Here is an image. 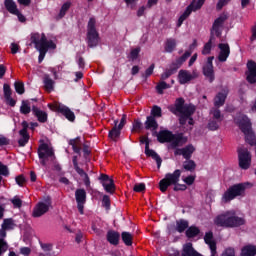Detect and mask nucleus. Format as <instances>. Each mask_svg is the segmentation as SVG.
<instances>
[{
	"label": "nucleus",
	"instance_id": "obj_1",
	"mask_svg": "<svg viewBox=\"0 0 256 256\" xmlns=\"http://www.w3.org/2000/svg\"><path fill=\"white\" fill-rule=\"evenodd\" d=\"M170 111L179 117L180 125H186L187 121L189 125H194L195 121L191 116L195 114L197 107L193 104H185V99L177 98L174 106L170 107Z\"/></svg>",
	"mask_w": 256,
	"mask_h": 256
},
{
	"label": "nucleus",
	"instance_id": "obj_2",
	"mask_svg": "<svg viewBox=\"0 0 256 256\" xmlns=\"http://www.w3.org/2000/svg\"><path fill=\"white\" fill-rule=\"evenodd\" d=\"M245 223V218H241L235 214V211H226L219 214L214 219V224L217 227H225L226 229H233L235 227H241Z\"/></svg>",
	"mask_w": 256,
	"mask_h": 256
},
{
	"label": "nucleus",
	"instance_id": "obj_3",
	"mask_svg": "<svg viewBox=\"0 0 256 256\" xmlns=\"http://www.w3.org/2000/svg\"><path fill=\"white\" fill-rule=\"evenodd\" d=\"M30 39L31 43H34L35 49H37V51L40 53L38 57L39 63L45 59V55H47L49 49L57 48V45H55L52 40H47V36H45L43 33H34L31 35Z\"/></svg>",
	"mask_w": 256,
	"mask_h": 256
},
{
	"label": "nucleus",
	"instance_id": "obj_4",
	"mask_svg": "<svg viewBox=\"0 0 256 256\" xmlns=\"http://www.w3.org/2000/svg\"><path fill=\"white\" fill-rule=\"evenodd\" d=\"M247 187H249V183H239L231 186L223 194L222 201H224V203H229V201H233L235 197H241V195H245V189H247Z\"/></svg>",
	"mask_w": 256,
	"mask_h": 256
},
{
	"label": "nucleus",
	"instance_id": "obj_5",
	"mask_svg": "<svg viewBox=\"0 0 256 256\" xmlns=\"http://www.w3.org/2000/svg\"><path fill=\"white\" fill-rule=\"evenodd\" d=\"M181 178V170H175L174 173H168L165 175L159 182L160 191L165 193L171 185H177L179 183V179Z\"/></svg>",
	"mask_w": 256,
	"mask_h": 256
},
{
	"label": "nucleus",
	"instance_id": "obj_6",
	"mask_svg": "<svg viewBox=\"0 0 256 256\" xmlns=\"http://www.w3.org/2000/svg\"><path fill=\"white\" fill-rule=\"evenodd\" d=\"M95 23V18H90L87 28L88 47H97L99 45V33L95 28Z\"/></svg>",
	"mask_w": 256,
	"mask_h": 256
},
{
	"label": "nucleus",
	"instance_id": "obj_7",
	"mask_svg": "<svg viewBox=\"0 0 256 256\" xmlns=\"http://www.w3.org/2000/svg\"><path fill=\"white\" fill-rule=\"evenodd\" d=\"M238 161L240 169L247 170L251 167V152L244 146H240L237 149Z\"/></svg>",
	"mask_w": 256,
	"mask_h": 256
},
{
	"label": "nucleus",
	"instance_id": "obj_8",
	"mask_svg": "<svg viewBox=\"0 0 256 256\" xmlns=\"http://www.w3.org/2000/svg\"><path fill=\"white\" fill-rule=\"evenodd\" d=\"M205 0H193L191 4L186 8L185 12L179 17L177 27L183 25V21L193 13V11H199L203 7Z\"/></svg>",
	"mask_w": 256,
	"mask_h": 256
},
{
	"label": "nucleus",
	"instance_id": "obj_9",
	"mask_svg": "<svg viewBox=\"0 0 256 256\" xmlns=\"http://www.w3.org/2000/svg\"><path fill=\"white\" fill-rule=\"evenodd\" d=\"M55 153L53 152V148L49 147V144L43 143L38 147V157L41 159V165L45 167L47 165V159L49 157H53Z\"/></svg>",
	"mask_w": 256,
	"mask_h": 256
},
{
	"label": "nucleus",
	"instance_id": "obj_10",
	"mask_svg": "<svg viewBox=\"0 0 256 256\" xmlns=\"http://www.w3.org/2000/svg\"><path fill=\"white\" fill-rule=\"evenodd\" d=\"M189 57H191V51H186L183 56H181L180 58H178L176 60V63H177L176 68H171V69L166 70L161 75V80L165 81V79H169V76L173 75V73H175V71H177V69H179V67H181V65H183V63H185V61H187V59H189Z\"/></svg>",
	"mask_w": 256,
	"mask_h": 256
},
{
	"label": "nucleus",
	"instance_id": "obj_11",
	"mask_svg": "<svg viewBox=\"0 0 256 256\" xmlns=\"http://www.w3.org/2000/svg\"><path fill=\"white\" fill-rule=\"evenodd\" d=\"M48 107L52 111H58V113H61L62 115H64V117H66L68 121H75V113H73V111H71L69 107L62 104H56V105L49 104Z\"/></svg>",
	"mask_w": 256,
	"mask_h": 256
},
{
	"label": "nucleus",
	"instance_id": "obj_12",
	"mask_svg": "<svg viewBox=\"0 0 256 256\" xmlns=\"http://www.w3.org/2000/svg\"><path fill=\"white\" fill-rule=\"evenodd\" d=\"M229 19V15L223 12L213 23L211 29V35H216V37H221V27H223L225 21Z\"/></svg>",
	"mask_w": 256,
	"mask_h": 256
},
{
	"label": "nucleus",
	"instance_id": "obj_13",
	"mask_svg": "<svg viewBox=\"0 0 256 256\" xmlns=\"http://www.w3.org/2000/svg\"><path fill=\"white\" fill-rule=\"evenodd\" d=\"M51 207V198L47 197L45 202H39L33 210L32 216L33 217H42L49 211Z\"/></svg>",
	"mask_w": 256,
	"mask_h": 256
},
{
	"label": "nucleus",
	"instance_id": "obj_14",
	"mask_svg": "<svg viewBox=\"0 0 256 256\" xmlns=\"http://www.w3.org/2000/svg\"><path fill=\"white\" fill-rule=\"evenodd\" d=\"M75 199L77 202V209L81 215H83L85 209V203H87V192L85 189H77L75 191Z\"/></svg>",
	"mask_w": 256,
	"mask_h": 256
},
{
	"label": "nucleus",
	"instance_id": "obj_15",
	"mask_svg": "<svg viewBox=\"0 0 256 256\" xmlns=\"http://www.w3.org/2000/svg\"><path fill=\"white\" fill-rule=\"evenodd\" d=\"M187 143V137L183 136V134H173L170 143L168 144V149H180L179 147H183Z\"/></svg>",
	"mask_w": 256,
	"mask_h": 256
},
{
	"label": "nucleus",
	"instance_id": "obj_16",
	"mask_svg": "<svg viewBox=\"0 0 256 256\" xmlns=\"http://www.w3.org/2000/svg\"><path fill=\"white\" fill-rule=\"evenodd\" d=\"M247 69L248 71H246V80L251 85H254V83H256V62L253 60L248 61Z\"/></svg>",
	"mask_w": 256,
	"mask_h": 256
},
{
	"label": "nucleus",
	"instance_id": "obj_17",
	"mask_svg": "<svg viewBox=\"0 0 256 256\" xmlns=\"http://www.w3.org/2000/svg\"><path fill=\"white\" fill-rule=\"evenodd\" d=\"M215 57L211 56L208 57L207 64L203 67V74L207 79H209L210 83H213L215 81V74L213 71V60Z\"/></svg>",
	"mask_w": 256,
	"mask_h": 256
},
{
	"label": "nucleus",
	"instance_id": "obj_18",
	"mask_svg": "<svg viewBox=\"0 0 256 256\" xmlns=\"http://www.w3.org/2000/svg\"><path fill=\"white\" fill-rule=\"evenodd\" d=\"M193 153H195V146L193 144H189L184 148L176 149L174 151V155H182L186 160L191 159Z\"/></svg>",
	"mask_w": 256,
	"mask_h": 256
},
{
	"label": "nucleus",
	"instance_id": "obj_19",
	"mask_svg": "<svg viewBox=\"0 0 256 256\" xmlns=\"http://www.w3.org/2000/svg\"><path fill=\"white\" fill-rule=\"evenodd\" d=\"M23 129L19 131V134L22 136L18 140L19 147H25L27 143H29V133H27V129H29V123L27 121L22 122Z\"/></svg>",
	"mask_w": 256,
	"mask_h": 256
},
{
	"label": "nucleus",
	"instance_id": "obj_20",
	"mask_svg": "<svg viewBox=\"0 0 256 256\" xmlns=\"http://www.w3.org/2000/svg\"><path fill=\"white\" fill-rule=\"evenodd\" d=\"M153 135L157 137L159 143H171L174 134L169 130H162L159 133L157 131L153 132Z\"/></svg>",
	"mask_w": 256,
	"mask_h": 256
},
{
	"label": "nucleus",
	"instance_id": "obj_21",
	"mask_svg": "<svg viewBox=\"0 0 256 256\" xmlns=\"http://www.w3.org/2000/svg\"><path fill=\"white\" fill-rule=\"evenodd\" d=\"M145 155L147 157H151L152 159L156 160L158 169L161 168V163H163V160L161 159V156L157 154L154 150L149 149V140H145Z\"/></svg>",
	"mask_w": 256,
	"mask_h": 256
},
{
	"label": "nucleus",
	"instance_id": "obj_22",
	"mask_svg": "<svg viewBox=\"0 0 256 256\" xmlns=\"http://www.w3.org/2000/svg\"><path fill=\"white\" fill-rule=\"evenodd\" d=\"M197 74H191L187 70H180L178 73V79L180 85H185L186 83H189V81H193V79H196Z\"/></svg>",
	"mask_w": 256,
	"mask_h": 256
},
{
	"label": "nucleus",
	"instance_id": "obj_23",
	"mask_svg": "<svg viewBox=\"0 0 256 256\" xmlns=\"http://www.w3.org/2000/svg\"><path fill=\"white\" fill-rule=\"evenodd\" d=\"M219 49H220V53L218 55V61H220L221 63L227 61V57H229V53H231V50L229 48V44H219L218 45Z\"/></svg>",
	"mask_w": 256,
	"mask_h": 256
},
{
	"label": "nucleus",
	"instance_id": "obj_24",
	"mask_svg": "<svg viewBox=\"0 0 256 256\" xmlns=\"http://www.w3.org/2000/svg\"><path fill=\"white\" fill-rule=\"evenodd\" d=\"M227 95H229V89H223L222 92L218 93L214 98L215 107H223L225 105V100L227 99Z\"/></svg>",
	"mask_w": 256,
	"mask_h": 256
},
{
	"label": "nucleus",
	"instance_id": "obj_25",
	"mask_svg": "<svg viewBox=\"0 0 256 256\" xmlns=\"http://www.w3.org/2000/svg\"><path fill=\"white\" fill-rule=\"evenodd\" d=\"M106 239L110 245H119V239H121V234L114 230H109L106 235Z\"/></svg>",
	"mask_w": 256,
	"mask_h": 256
},
{
	"label": "nucleus",
	"instance_id": "obj_26",
	"mask_svg": "<svg viewBox=\"0 0 256 256\" xmlns=\"http://www.w3.org/2000/svg\"><path fill=\"white\" fill-rule=\"evenodd\" d=\"M181 256H203L193 248L191 242L184 244Z\"/></svg>",
	"mask_w": 256,
	"mask_h": 256
},
{
	"label": "nucleus",
	"instance_id": "obj_27",
	"mask_svg": "<svg viewBox=\"0 0 256 256\" xmlns=\"http://www.w3.org/2000/svg\"><path fill=\"white\" fill-rule=\"evenodd\" d=\"M145 129L148 131H157L159 129V124L153 116H148L144 123Z\"/></svg>",
	"mask_w": 256,
	"mask_h": 256
},
{
	"label": "nucleus",
	"instance_id": "obj_28",
	"mask_svg": "<svg viewBox=\"0 0 256 256\" xmlns=\"http://www.w3.org/2000/svg\"><path fill=\"white\" fill-rule=\"evenodd\" d=\"M44 89L47 93H51V91L55 90V81L51 79L49 74H45L43 77Z\"/></svg>",
	"mask_w": 256,
	"mask_h": 256
},
{
	"label": "nucleus",
	"instance_id": "obj_29",
	"mask_svg": "<svg viewBox=\"0 0 256 256\" xmlns=\"http://www.w3.org/2000/svg\"><path fill=\"white\" fill-rule=\"evenodd\" d=\"M256 255V246L253 244H248L242 247L240 256H255Z\"/></svg>",
	"mask_w": 256,
	"mask_h": 256
},
{
	"label": "nucleus",
	"instance_id": "obj_30",
	"mask_svg": "<svg viewBox=\"0 0 256 256\" xmlns=\"http://www.w3.org/2000/svg\"><path fill=\"white\" fill-rule=\"evenodd\" d=\"M4 97L10 107H15L16 101L11 97V86L4 84Z\"/></svg>",
	"mask_w": 256,
	"mask_h": 256
},
{
	"label": "nucleus",
	"instance_id": "obj_31",
	"mask_svg": "<svg viewBox=\"0 0 256 256\" xmlns=\"http://www.w3.org/2000/svg\"><path fill=\"white\" fill-rule=\"evenodd\" d=\"M32 113L35 115V117H37V119H38V121L40 123H46V121H47V114H46L45 111L40 110L36 106H33L32 107Z\"/></svg>",
	"mask_w": 256,
	"mask_h": 256
},
{
	"label": "nucleus",
	"instance_id": "obj_32",
	"mask_svg": "<svg viewBox=\"0 0 256 256\" xmlns=\"http://www.w3.org/2000/svg\"><path fill=\"white\" fill-rule=\"evenodd\" d=\"M186 229H189V221L183 219L176 221V231L178 233H183Z\"/></svg>",
	"mask_w": 256,
	"mask_h": 256
},
{
	"label": "nucleus",
	"instance_id": "obj_33",
	"mask_svg": "<svg viewBox=\"0 0 256 256\" xmlns=\"http://www.w3.org/2000/svg\"><path fill=\"white\" fill-rule=\"evenodd\" d=\"M4 5L9 11V13H12L14 15L15 13H18L19 9H17V4L13 0H5Z\"/></svg>",
	"mask_w": 256,
	"mask_h": 256
},
{
	"label": "nucleus",
	"instance_id": "obj_34",
	"mask_svg": "<svg viewBox=\"0 0 256 256\" xmlns=\"http://www.w3.org/2000/svg\"><path fill=\"white\" fill-rule=\"evenodd\" d=\"M214 43H215V35L211 34L209 41L204 45L202 54L209 55V53H211V47Z\"/></svg>",
	"mask_w": 256,
	"mask_h": 256
},
{
	"label": "nucleus",
	"instance_id": "obj_35",
	"mask_svg": "<svg viewBox=\"0 0 256 256\" xmlns=\"http://www.w3.org/2000/svg\"><path fill=\"white\" fill-rule=\"evenodd\" d=\"M201 233V230L197 226H191L186 230V237L188 239H193V237H197Z\"/></svg>",
	"mask_w": 256,
	"mask_h": 256
},
{
	"label": "nucleus",
	"instance_id": "obj_36",
	"mask_svg": "<svg viewBox=\"0 0 256 256\" xmlns=\"http://www.w3.org/2000/svg\"><path fill=\"white\" fill-rule=\"evenodd\" d=\"M102 186L104 187L106 193H110V195L115 193V182L113 179L109 180L108 182H102Z\"/></svg>",
	"mask_w": 256,
	"mask_h": 256
},
{
	"label": "nucleus",
	"instance_id": "obj_37",
	"mask_svg": "<svg viewBox=\"0 0 256 256\" xmlns=\"http://www.w3.org/2000/svg\"><path fill=\"white\" fill-rule=\"evenodd\" d=\"M122 241L127 247H131L133 245V234L129 232H122L121 234Z\"/></svg>",
	"mask_w": 256,
	"mask_h": 256
},
{
	"label": "nucleus",
	"instance_id": "obj_38",
	"mask_svg": "<svg viewBox=\"0 0 256 256\" xmlns=\"http://www.w3.org/2000/svg\"><path fill=\"white\" fill-rule=\"evenodd\" d=\"M120 135H121V129H119V127H117V126H114L110 130L108 137L110 139H112V141H117V139H119Z\"/></svg>",
	"mask_w": 256,
	"mask_h": 256
},
{
	"label": "nucleus",
	"instance_id": "obj_39",
	"mask_svg": "<svg viewBox=\"0 0 256 256\" xmlns=\"http://www.w3.org/2000/svg\"><path fill=\"white\" fill-rule=\"evenodd\" d=\"M175 47H177V42L175 41V39L170 38L166 41L165 51L167 53H173Z\"/></svg>",
	"mask_w": 256,
	"mask_h": 256
},
{
	"label": "nucleus",
	"instance_id": "obj_40",
	"mask_svg": "<svg viewBox=\"0 0 256 256\" xmlns=\"http://www.w3.org/2000/svg\"><path fill=\"white\" fill-rule=\"evenodd\" d=\"M41 249L46 253L47 256H57L55 252L51 253L53 251V244L49 243H41L40 244Z\"/></svg>",
	"mask_w": 256,
	"mask_h": 256
},
{
	"label": "nucleus",
	"instance_id": "obj_41",
	"mask_svg": "<svg viewBox=\"0 0 256 256\" xmlns=\"http://www.w3.org/2000/svg\"><path fill=\"white\" fill-rule=\"evenodd\" d=\"M197 167V164H195V161L188 159L187 161H184L183 163V169H185V171H190L193 172L195 171Z\"/></svg>",
	"mask_w": 256,
	"mask_h": 256
},
{
	"label": "nucleus",
	"instance_id": "obj_42",
	"mask_svg": "<svg viewBox=\"0 0 256 256\" xmlns=\"http://www.w3.org/2000/svg\"><path fill=\"white\" fill-rule=\"evenodd\" d=\"M20 113H22V115H29V113H31V106L28 100L22 101V105L20 107Z\"/></svg>",
	"mask_w": 256,
	"mask_h": 256
},
{
	"label": "nucleus",
	"instance_id": "obj_43",
	"mask_svg": "<svg viewBox=\"0 0 256 256\" xmlns=\"http://www.w3.org/2000/svg\"><path fill=\"white\" fill-rule=\"evenodd\" d=\"M150 117H153L154 119L163 117V112L161 110V107L154 105L151 109Z\"/></svg>",
	"mask_w": 256,
	"mask_h": 256
},
{
	"label": "nucleus",
	"instance_id": "obj_44",
	"mask_svg": "<svg viewBox=\"0 0 256 256\" xmlns=\"http://www.w3.org/2000/svg\"><path fill=\"white\" fill-rule=\"evenodd\" d=\"M219 125H221V120L210 119L208 122V129L210 131H217V129H219Z\"/></svg>",
	"mask_w": 256,
	"mask_h": 256
},
{
	"label": "nucleus",
	"instance_id": "obj_45",
	"mask_svg": "<svg viewBox=\"0 0 256 256\" xmlns=\"http://www.w3.org/2000/svg\"><path fill=\"white\" fill-rule=\"evenodd\" d=\"M169 87H171L169 84L165 81H161L156 85V91L159 95H163V91H165V89H169Z\"/></svg>",
	"mask_w": 256,
	"mask_h": 256
},
{
	"label": "nucleus",
	"instance_id": "obj_46",
	"mask_svg": "<svg viewBox=\"0 0 256 256\" xmlns=\"http://www.w3.org/2000/svg\"><path fill=\"white\" fill-rule=\"evenodd\" d=\"M210 115H212V119L216 121H223V116H221V110L218 108H212L210 111Z\"/></svg>",
	"mask_w": 256,
	"mask_h": 256
},
{
	"label": "nucleus",
	"instance_id": "obj_47",
	"mask_svg": "<svg viewBox=\"0 0 256 256\" xmlns=\"http://www.w3.org/2000/svg\"><path fill=\"white\" fill-rule=\"evenodd\" d=\"M69 145L72 146L74 153H78L79 155H81V147L77 146L79 145V138L70 140Z\"/></svg>",
	"mask_w": 256,
	"mask_h": 256
},
{
	"label": "nucleus",
	"instance_id": "obj_48",
	"mask_svg": "<svg viewBox=\"0 0 256 256\" xmlns=\"http://www.w3.org/2000/svg\"><path fill=\"white\" fill-rule=\"evenodd\" d=\"M70 8H71V2L64 3L58 15L59 19H63V17H65V14L67 13V11H69Z\"/></svg>",
	"mask_w": 256,
	"mask_h": 256
},
{
	"label": "nucleus",
	"instance_id": "obj_49",
	"mask_svg": "<svg viewBox=\"0 0 256 256\" xmlns=\"http://www.w3.org/2000/svg\"><path fill=\"white\" fill-rule=\"evenodd\" d=\"M15 227V222L13 221V218L4 219L2 224V229H13Z\"/></svg>",
	"mask_w": 256,
	"mask_h": 256
},
{
	"label": "nucleus",
	"instance_id": "obj_50",
	"mask_svg": "<svg viewBox=\"0 0 256 256\" xmlns=\"http://www.w3.org/2000/svg\"><path fill=\"white\" fill-rule=\"evenodd\" d=\"M14 87L16 93L19 95H23V93H25V84H23V82H15Z\"/></svg>",
	"mask_w": 256,
	"mask_h": 256
},
{
	"label": "nucleus",
	"instance_id": "obj_51",
	"mask_svg": "<svg viewBox=\"0 0 256 256\" xmlns=\"http://www.w3.org/2000/svg\"><path fill=\"white\" fill-rule=\"evenodd\" d=\"M102 205L107 210L111 209V198L109 197V195H104L103 196V198H102Z\"/></svg>",
	"mask_w": 256,
	"mask_h": 256
},
{
	"label": "nucleus",
	"instance_id": "obj_52",
	"mask_svg": "<svg viewBox=\"0 0 256 256\" xmlns=\"http://www.w3.org/2000/svg\"><path fill=\"white\" fill-rule=\"evenodd\" d=\"M11 203L16 209H21V207H23V201L18 196L14 197L11 200Z\"/></svg>",
	"mask_w": 256,
	"mask_h": 256
},
{
	"label": "nucleus",
	"instance_id": "obj_53",
	"mask_svg": "<svg viewBox=\"0 0 256 256\" xmlns=\"http://www.w3.org/2000/svg\"><path fill=\"white\" fill-rule=\"evenodd\" d=\"M7 249H9V245L4 241L3 238H0V256L2 253H5Z\"/></svg>",
	"mask_w": 256,
	"mask_h": 256
},
{
	"label": "nucleus",
	"instance_id": "obj_54",
	"mask_svg": "<svg viewBox=\"0 0 256 256\" xmlns=\"http://www.w3.org/2000/svg\"><path fill=\"white\" fill-rule=\"evenodd\" d=\"M133 191H135V193H143L145 191V183L136 184Z\"/></svg>",
	"mask_w": 256,
	"mask_h": 256
},
{
	"label": "nucleus",
	"instance_id": "obj_55",
	"mask_svg": "<svg viewBox=\"0 0 256 256\" xmlns=\"http://www.w3.org/2000/svg\"><path fill=\"white\" fill-rule=\"evenodd\" d=\"M141 51V48H135L131 51L130 53V59L132 61H135V59H137V57H139V53Z\"/></svg>",
	"mask_w": 256,
	"mask_h": 256
},
{
	"label": "nucleus",
	"instance_id": "obj_56",
	"mask_svg": "<svg viewBox=\"0 0 256 256\" xmlns=\"http://www.w3.org/2000/svg\"><path fill=\"white\" fill-rule=\"evenodd\" d=\"M0 175L7 177L9 175V168L6 165L0 162Z\"/></svg>",
	"mask_w": 256,
	"mask_h": 256
},
{
	"label": "nucleus",
	"instance_id": "obj_57",
	"mask_svg": "<svg viewBox=\"0 0 256 256\" xmlns=\"http://www.w3.org/2000/svg\"><path fill=\"white\" fill-rule=\"evenodd\" d=\"M229 1H231V0H219L216 5L217 11H221V9H223V7H225V5H227L229 3Z\"/></svg>",
	"mask_w": 256,
	"mask_h": 256
},
{
	"label": "nucleus",
	"instance_id": "obj_58",
	"mask_svg": "<svg viewBox=\"0 0 256 256\" xmlns=\"http://www.w3.org/2000/svg\"><path fill=\"white\" fill-rule=\"evenodd\" d=\"M155 69V64H152L148 69H146L145 74H143V77L147 79V77H151L153 75V70Z\"/></svg>",
	"mask_w": 256,
	"mask_h": 256
},
{
	"label": "nucleus",
	"instance_id": "obj_59",
	"mask_svg": "<svg viewBox=\"0 0 256 256\" xmlns=\"http://www.w3.org/2000/svg\"><path fill=\"white\" fill-rule=\"evenodd\" d=\"M26 179H25V176L23 175H19L16 177V183L17 185H19L20 187H23V184L26 183Z\"/></svg>",
	"mask_w": 256,
	"mask_h": 256
},
{
	"label": "nucleus",
	"instance_id": "obj_60",
	"mask_svg": "<svg viewBox=\"0 0 256 256\" xmlns=\"http://www.w3.org/2000/svg\"><path fill=\"white\" fill-rule=\"evenodd\" d=\"M221 256H235V249L227 248Z\"/></svg>",
	"mask_w": 256,
	"mask_h": 256
},
{
	"label": "nucleus",
	"instance_id": "obj_61",
	"mask_svg": "<svg viewBox=\"0 0 256 256\" xmlns=\"http://www.w3.org/2000/svg\"><path fill=\"white\" fill-rule=\"evenodd\" d=\"M174 191H186L187 190V185L185 184H174Z\"/></svg>",
	"mask_w": 256,
	"mask_h": 256
},
{
	"label": "nucleus",
	"instance_id": "obj_62",
	"mask_svg": "<svg viewBox=\"0 0 256 256\" xmlns=\"http://www.w3.org/2000/svg\"><path fill=\"white\" fill-rule=\"evenodd\" d=\"M20 253H21V255L29 256V255H31V248H29V247H22L20 249Z\"/></svg>",
	"mask_w": 256,
	"mask_h": 256
},
{
	"label": "nucleus",
	"instance_id": "obj_63",
	"mask_svg": "<svg viewBox=\"0 0 256 256\" xmlns=\"http://www.w3.org/2000/svg\"><path fill=\"white\" fill-rule=\"evenodd\" d=\"M184 183H186V185H193V183H195V176L186 177Z\"/></svg>",
	"mask_w": 256,
	"mask_h": 256
},
{
	"label": "nucleus",
	"instance_id": "obj_64",
	"mask_svg": "<svg viewBox=\"0 0 256 256\" xmlns=\"http://www.w3.org/2000/svg\"><path fill=\"white\" fill-rule=\"evenodd\" d=\"M3 145H9V139L3 135H0V146Z\"/></svg>",
	"mask_w": 256,
	"mask_h": 256
}]
</instances>
